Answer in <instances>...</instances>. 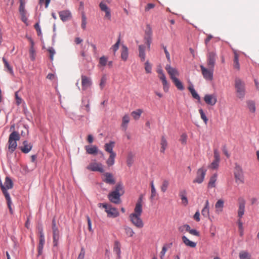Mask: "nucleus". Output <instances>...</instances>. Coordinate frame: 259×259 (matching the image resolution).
<instances>
[{
	"label": "nucleus",
	"mask_w": 259,
	"mask_h": 259,
	"mask_svg": "<svg viewBox=\"0 0 259 259\" xmlns=\"http://www.w3.org/2000/svg\"><path fill=\"white\" fill-rule=\"evenodd\" d=\"M5 186L2 185L1 189H2V190L5 196L6 199L7 200L8 206L9 207L10 212L11 213H13V210H12V208L11 207L12 201H11V200L10 198V195L6 189V187L8 189H11V188H12L13 186V182H12L11 179L10 178H9V177L6 178L5 182Z\"/></svg>",
	"instance_id": "obj_1"
},
{
	"label": "nucleus",
	"mask_w": 259,
	"mask_h": 259,
	"mask_svg": "<svg viewBox=\"0 0 259 259\" xmlns=\"http://www.w3.org/2000/svg\"><path fill=\"white\" fill-rule=\"evenodd\" d=\"M142 210H138L134 209V212L132 213L129 218L132 223L137 228L141 229L144 226V223L141 218Z\"/></svg>",
	"instance_id": "obj_2"
},
{
	"label": "nucleus",
	"mask_w": 259,
	"mask_h": 259,
	"mask_svg": "<svg viewBox=\"0 0 259 259\" xmlns=\"http://www.w3.org/2000/svg\"><path fill=\"white\" fill-rule=\"evenodd\" d=\"M245 201L244 199L239 198L238 199V209L237 211L238 217V224L239 231L241 236L243 235V223L241 222V218L242 217L245 211Z\"/></svg>",
	"instance_id": "obj_3"
},
{
	"label": "nucleus",
	"mask_w": 259,
	"mask_h": 259,
	"mask_svg": "<svg viewBox=\"0 0 259 259\" xmlns=\"http://www.w3.org/2000/svg\"><path fill=\"white\" fill-rule=\"evenodd\" d=\"M20 137L18 132L14 131L12 132L9 136V150L11 153L13 152L17 146V141H19Z\"/></svg>",
	"instance_id": "obj_4"
},
{
	"label": "nucleus",
	"mask_w": 259,
	"mask_h": 259,
	"mask_svg": "<svg viewBox=\"0 0 259 259\" xmlns=\"http://www.w3.org/2000/svg\"><path fill=\"white\" fill-rule=\"evenodd\" d=\"M235 88L236 89L237 97L240 99L244 98L245 94L244 82L240 78H235Z\"/></svg>",
	"instance_id": "obj_5"
},
{
	"label": "nucleus",
	"mask_w": 259,
	"mask_h": 259,
	"mask_svg": "<svg viewBox=\"0 0 259 259\" xmlns=\"http://www.w3.org/2000/svg\"><path fill=\"white\" fill-rule=\"evenodd\" d=\"M39 242L37 245V256H39L42 254L43 252L44 246L45 243V235L44 233V230L42 227L40 225L37 227Z\"/></svg>",
	"instance_id": "obj_6"
},
{
	"label": "nucleus",
	"mask_w": 259,
	"mask_h": 259,
	"mask_svg": "<svg viewBox=\"0 0 259 259\" xmlns=\"http://www.w3.org/2000/svg\"><path fill=\"white\" fill-rule=\"evenodd\" d=\"M234 170V175L236 182L238 184H242L244 183V176L241 167L235 163Z\"/></svg>",
	"instance_id": "obj_7"
},
{
	"label": "nucleus",
	"mask_w": 259,
	"mask_h": 259,
	"mask_svg": "<svg viewBox=\"0 0 259 259\" xmlns=\"http://www.w3.org/2000/svg\"><path fill=\"white\" fill-rule=\"evenodd\" d=\"M200 67L203 77L207 80H212L213 79L214 68L208 67L207 68L202 65H201Z\"/></svg>",
	"instance_id": "obj_8"
},
{
	"label": "nucleus",
	"mask_w": 259,
	"mask_h": 259,
	"mask_svg": "<svg viewBox=\"0 0 259 259\" xmlns=\"http://www.w3.org/2000/svg\"><path fill=\"white\" fill-rule=\"evenodd\" d=\"M217 57V56L215 52L210 51L209 50L207 49L206 62L208 67H214Z\"/></svg>",
	"instance_id": "obj_9"
},
{
	"label": "nucleus",
	"mask_w": 259,
	"mask_h": 259,
	"mask_svg": "<svg viewBox=\"0 0 259 259\" xmlns=\"http://www.w3.org/2000/svg\"><path fill=\"white\" fill-rule=\"evenodd\" d=\"M52 231H53V245L57 246L58 244V242L60 238V232L58 227L56 226V221L53 219L52 221Z\"/></svg>",
	"instance_id": "obj_10"
},
{
	"label": "nucleus",
	"mask_w": 259,
	"mask_h": 259,
	"mask_svg": "<svg viewBox=\"0 0 259 259\" xmlns=\"http://www.w3.org/2000/svg\"><path fill=\"white\" fill-rule=\"evenodd\" d=\"M87 168L92 171L104 172V168L101 163L97 162L95 160L91 162L87 167Z\"/></svg>",
	"instance_id": "obj_11"
},
{
	"label": "nucleus",
	"mask_w": 259,
	"mask_h": 259,
	"mask_svg": "<svg viewBox=\"0 0 259 259\" xmlns=\"http://www.w3.org/2000/svg\"><path fill=\"white\" fill-rule=\"evenodd\" d=\"M206 172V169L204 167L199 168L197 171L196 177L193 181V183H202L204 181Z\"/></svg>",
	"instance_id": "obj_12"
},
{
	"label": "nucleus",
	"mask_w": 259,
	"mask_h": 259,
	"mask_svg": "<svg viewBox=\"0 0 259 259\" xmlns=\"http://www.w3.org/2000/svg\"><path fill=\"white\" fill-rule=\"evenodd\" d=\"M106 207L105 211L107 213V217L109 218H115L119 215V211L117 209L112 206L110 204L104 205Z\"/></svg>",
	"instance_id": "obj_13"
},
{
	"label": "nucleus",
	"mask_w": 259,
	"mask_h": 259,
	"mask_svg": "<svg viewBox=\"0 0 259 259\" xmlns=\"http://www.w3.org/2000/svg\"><path fill=\"white\" fill-rule=\"evenodd\" d=\"M159 74L158 77L162 81L163 89L165 92H167L169 89V83H168L166 77L162 70H158L157 71Z\"/></svg>",
	"instance_id": "obj_14"
},
{
	"label": "nucleus",
	"mask_w": 259,
	"mask_h": 259,
	"mask_svg": "<svg viewBox=\"0 0 259 259\" xmlns=\"http://www.w3.org/2000/svg\"><path fill=\"white\" fill-rule=\"evenodd\" d=\"M81 78L82 90L85 91L92 85V79L90 77L83 75H81Z\"/></svg>",
	"instance_id": "obj_15"
},
{
	"label": "nucleus",
	"mask_w": 259,
	"mask_h": 259,
	"mask_svg": "<svg viewBox=\"0 0 259 259\" xmlns=\"http://www.w3.org/2000/svg\"><path fill=\"white\" fill-rule=\"evenodd\" d=\"M165 69L170 76V78L171 80L177 78V77L179 75V72L178 70L176 68L171 67L170 65H166L165 66Z\"/></svg>",
	"instance_id": "obj_16"
},
{
	"label": "nucleus",
	"mask_w": 259,
	"mask_h": 259,
	"mask_svg": "<svg viewBox=\"0 0 259 259\" xmlns=\"http://www.w3.org/2000/svg\"><path fill=\"white\" fill-rule=\"evenodd\" d=\"M220 154L217 149L214 150V160L209 165V167L211 169H217L219 166L220 162Z\"/></svg>",
	"instance_id": "obj_17"
},
{
	"label": "nucleus",
	"mask_w": 259,
	"mask_h": 259,
	"mask_svg": "<svg viewBox=\"0 0 259 259\" xmlns=\"http://www.w3.org/2000/svg\"><path fill=\"white\" fill-rule=\"evenodd\" d=\"M121 196L120 194L112 191L108 194V198L111 202L115 204H119L121 202Z\"/></svg>",
	"instance_id": "obj_18"
},
{
	"label": "nucleus",
	"mask_w": 259,
	"mask_h": 259,
	"mask_svg": "<svg viewBox=\"0 0 259 259\" xmlns=\"http://www.w3.org/2000/svg\"><path fill=\"white\" fill-rule=\"evenodd\" d=\"M204 100L207 104L213 106L217 103V99L215 95L207 94L205 95L204 97Z\"/></svg>",
	"instance_id": "obj_19"
},
{
	"label": "nucleus",
	"mask_w": 259,
	"mask_h": 259,
	"mask_svg": "<svg viewBox=\"0 0 259 259\" xmlns=\"http://www.w3.org/2000/svg\"><path fill=\"white\" fill-rule=\"evenodd\" d=\"M102 180L106 183L110 185H114L115 183V180L113 175L110 172H105L103 174Z\"/></svg>",
	"instance_id": "obj_20"
},
{
	"label": "nucleus",
	"mask_w": 259,
	"mask_h": 259,
	"mask_svg": "<svg viewBox=\"0 0 259 259\" xmlns=\"http://www.w3.org/2000/svg\"><path fill=\"white\" fill-rule=\"evenodd\" d=\"M60 19L63 21H67L70 20L72 18V15L69 10H64L59 12Z\"/></svg>",
	"instance_id": "obj_21"
},
{
	"label": "nucleus",
	"mask_w": 259,
	"mask_h": 259,
	"mask_svg": "<svg viewBox=\"0 0 259 259\" xmlns=\"http://www.w3.org/2000/svg\"><path fill=\"white\" fill-rule=\"evenodd\" d=\"M23 146L20 147V148L22 152L24 153H28L32 148V144L27 141H24L23 142Z\"/></svg>",
	"instance_id": "obj_22"
},
{
	"label": "nucleus",
	"mask_w": 259,
	"mask_h": 259,
	"mask_svg": "<svg viewBox=\"0 0 259 259\" xmlns=\"http://www.w3.org/2000/svg\"><path fill=\"white\" fill-rule=\"evenodd\" d=\"M224 206V201L223 199H219L215 204V213L219 214L223 210Z\"/></svg>",
	"instance_id": "obj_23"
},
{
	"label": "nucleus",
	"mask_w": 259,
	"mask_h": 259,
	"mask_svg": "<svg viewBox=\"0 0 259 259\" xmlns=\"http://www.w3.org/2000/svg\"><path fill=\"white\" fill-rule=\"evenodd\" d=\"M130 120V116L127 114L123 116L122 119V123L121 124V128L122 130L125 131L127 128V125Z\"/></svg>",
	"instance_id": "obj_24"
},
{
	"label": "nucleus",
	"mask_w": 259,
	"mask_h": 259,
	"mask_svg": "<svg viewBox=\"0 0 259 259\" xmlns=\"http://www.w3.org/2000/svg\"><path fill=\"white\" fill-rule=\"evenodd\" d=\"M234 57L233 60V68L237 71L240 70V64L239 63V54L235 51L234 53Z\"/></svg>",
	"instance_id": "obj_25"
},
{
	"label": "nucleus",
	"mask_w": 259,
	"mask_h": 259,
	"mask_svg": "<svg viewBox=\"0 0 259 259\" xmlns=\"http://www.w3.org/2000/svg\"><path fill=\"white\" fill-rule=\"evenodd\" d=\"M187 192L185 190H181L179 192V196L181 198V199L182 200V203L184 205L186 206L187 205L188 203V201L187 198Z\"/></svg>",
	"instance_id": "obj_26"
},
{
	"label": "nucleus",
	"mask_w": 259,
	"mask_h": 259,
	"mask_svg": "<svg viewBox=\"0 0 259 259\" xmlns=\"http://www.w3.org/2000/svg\"><path fill=\"white\" fill-rule=\"evenodd\" d=\"M115 142L114 141H110L109 143H106L104 147L105 150L109 153L110 154L115 153L113 151V149L114 147Z\"/></svg>",
	"instance_id": "obj_27"
},
{
	"label": "nucleus",
	"mask_w": 259,
	"mask_h": 259,
	"mask_svg": "<svg viewBox=\"0 0 259 259\" xmlns=\"http://www.w3.org/2000/svg\"><path fill=\"white\" fill-rule=\"evenodd\" d=\"M85 149L87 152L90 154H96L98 153V148L96 146H85Z\"/></svg>",
	"instance_id": "obj_28"
},
{
	"label": "nucleus",
	"mask_w": 259,
	"mask_h": 259,
	"mask_svg": "<svg viewBox=\"0 0 259 259\" xmlns=\"http://www.w3.org/2000/svg\"><path fill=\"white\" fill-rule=\"evenodd\" d=\"M112 191L122 196L124 193L123 184L121 183H117L114 188V190Z\"/></svg>",
	"instance_id": "obj_29"
},
{
	"label": "nucleus",
	"mask_w": 259,
	"mask_h": 259,
	"mask_svg": "<svg viewBox=\"0 0 259 259\" xmlns=\"http://www.w3.org/2000/svg\"><path fill=\"white\" fill-rule=\"evenodd\" d=\"M182 241L187 246L191 247L192 248L195 247L196 246V243L193 241H190L187 237L185 236H183L182 237Z\"/></svg>",
	"instance_id": "obj_30"
},
{
	"label": "nucleus",
	"mask_w": 259,
	"mask_h": 259,
	"mask_svg": "<svg viewBox=\"0 0 259 259\" xmlns=\"http://www.w3.org/2000/svg\"><path fill=\"white\" fill-rule=\"evenodd\" d=\"M128 49L125 46L123 45L122 46L121 49V58L123 61H126L128 58Z\"/></svg>",
	"instance_id": "obj_31"
},
{
	"label": "nucleus",
	"mask_w": 259,
	"mask_h": 259,
	"mask_svg": "<svg viewBox=\"0 0 259 259\" xmlns=\"http://www.w3.org/2000/svg\"><path fill=\"white\" fill-rule=\"evenodd\" d=\"M160 146V152L164 153L167 147V142L164 136H162L161 138Z\"/></svg>",
	"instance_id": "obj_32"
},
{
	"label": "nucleus",
	"mask_w": 259,
	"mask_h": 259,
	"mask_svg": "<svg viewBox=\"0 0 259 259\" xmlns=\"http://www.w3.org/2000/svg\"><path fill=\"white\" fill-rule=\"evenodd\" d=\"M217 180V174H213L210 178L208 184V188H212L215 186V182Z\"/></svg>",
	"instance_id": "obj_33"
},
{
	"label": "nucleus",
	"mask_w": 259,
	"mask_h": 259,
	"mask_svg": "<svg viewBox=\"0 0 259 259\" xmlns=\"http://www.w3.org/2000/svg\"><path fill=\"white\" fill-rule=\"evenodd\" d=\"M29 40L31 44V47L29 49L30 58L32 60H34L35 59V50L34 49V43L31 38H29Z\"/></svg>",
	"instance_id": "obj_34"
},
{
	"label": "nucleus",
	"mask_w": 259,
	"mask_h": 259,
	"mask_svg": "<svg viewBox=\"0 0 259 259\" xmlns=\"http://www.w3.org/2000/svg\"><path fill=\"white\" fill-rule=\"evenodd\" d=\"M143 112V111L142 109H138L132 112L131 115L135 120H138Z\"/></svg>",
	"instance_id": "obj_35"
},
{
	"label": "nucleus",
	"mask_w": 259,
	"mask_h": 259,
	"mask_svg": "<svg viewBox=\"0 0 259 259\" xmlns=\"http://www.w3.org/2000/svg\"><path fill=\"white\" fill-rule=\"evenodd\" d=\"M145 47L143 45H140L139 46V57L142 61H144L145 59Z\"/></svg>",
	"instance_id": "obj_36"
},
{
	"label": "nucleus",
	"mask_w": 259,
	"mask_h": 259,
	"mask_svg": "<svg viewBox=\"0 0 259 259\" xmlns=\"http://www.w3.org/2000/svg\"><path fill=\"white\" fill-rule=\"evenodd\" d=\"M116 155V153L110 154V156L106 161V163L108 166H111L114 164Z\"/></svg>",
	"instance_id": "obj_37"
},
{
	"label": "nucleus",
	"mask_w": 259,
	"mask_h": 259,
	"mask_svg": "<svg viewBox=\"0 0 259 259\" xmlns=\"http://www.w3.org/2000/svg\"><path fill=\"white\" fill-rule=\"evenodd\" d=\"M172 81L178 90L182 91L184 89L182 82L178 78H174Z\"/></svg>",
	"instance_id": "obj_38"
},
{
	"label": "nucleus",
	"mask_w": 259,
	"mask_h": 259,
	"mask_svg": "<svg viewBox=\"0 0 259 259\" xmlns=\"http://www.w3.org/2000/svg\"><path fill=\"white\" fill-rule=\"evenodd\" d=\"M152 29L149 25H147L146 29L145 31L144 38H147L148 39H149V38H152Z\"/></svg>",
	"instance_id": "obj_39"
},
{
	"label": "nucleus",
	"mask_w": 259,
	"mask_h": 259,
	"mask_svg": "<svg viewBox=\"0 0 259 259\" xmlns=\"http://www.w3.org/2000/svg\"><path fill=\"white\" fill-rule=\"evenodd\" d=\"M188 90L190 92L191 94H192V97L194 98H195L199 101L200 100V96L196 93V91L194 90V89L192 85L189 86L188 87Z\"/></svg>",
	"instance_id": "obj_40"
},
{
	"label": "nucleus",
	"mask_w": 259,
	"mask_h": 259,
	"mask_svg": "<svg viewBox=\"0 0 259 259\" xmlns=\"http://www.w3.org/2000/svg\"><path fill=\"white\" fill-rule=\"evenodd\" d=\"M143 198V195H141L137 201V202L136 203L135 209H136L138 210H142Z\"/></svg>",
	"instance_id": "obj_41"
},
{
	"label": "nucleus",
	"mask_w": 259,
	"mask_h": 259,
	"mask_svg": "<svg viewBox=\"0 0 259 259\" xmlns=\"http://www.w3.org/2000/svg\"><path fill=\"white\" fill-rule=\"evenodd\" d=\"M150 186L151 188V195L150 197V199L151 200H153L154 199V197L156 196L157 193L156 190L154 185L153 181H151L150 183Z\"/></svg>",
	"instance_id": "obj_42"
},
{
	"label": "nucleus",
	"mask_w": 259,
	"mask_h": 259,
	"mask_svg": "<svg viewBox=\"0 0 259 259\" xmlns=\"http://www.w3.org/2000/svg\"><path fill=\"white\" fill-rule=\"evenodd\" d=\"M239 257L240 259H250V255L246 251H241L239 253Z\"/></svg>",
	"instance_id": "obj_43"
},
{
	"label": "nucleus",
	"mask_w": 259,
	"mask_h": 259,
	"mask_svg": "<svg viewBox=\"0 0 259 259\" xmlns=\"http://www.w3.org/2000/svg\"><path fill=\"white\" fill-rule=\"evenodd\" d=\"M134 156L132 153H129L128 154L126 160V163L128 166L130 167L134 162Z\"/></svg>",
	"instance_id": "obj_44"
},
{
	"label": "nucleus",
	"mask_w": 259,
	"mask_h": 259,
	"mask_svg": "<svg viewBox=\"0 0 259 259\" xmlns=\"http://www.w3.org/2000/svg\"><path fill=\"white\" fill-rule=\"evenodd\" d=\"M3 61L4 63L5 68L7 69L8 71L11 74H13V70L12 67L10 65L7 60L5 58H3Z\"/></svg>",
	"instance_id": "obj_45"
},
{
	"label": "nucleus",
	"mask_w": 259,
	"mask_h": 259,
	"mask_svg": "<svg viewBox=\"0 0 259 259\" xmlns=\"http://www.w3.org/2000/svg\"><path fill=\"white\" fill-rule=\"evenodd\" d=\"M107 57L103 56L99 59V66H105L107 63Z\"/></svg>",
	"instance_id": "obj_46"
},
{
	"label": "nucleus",
	"mask_w": 259,
	"mask_h": 259,
	"mask_svg": "<svg viewBox=\"0 0 259 259\" xmlns=\"http://www.w3.org/2000/svg\"><path fill=\"white\" fill-rule=\"evenodd\" d=\"M15 98L16 100V104L17 106H19L23 102V99L19 95V91L15 92Z\"/></svg>",
	"instance_id": "obj_47"
},
{
	"label": "nucleus",
	"mask_w": 259,
	"mask_h": 259,
	"mask_svg": "<svg viewBox=\"0 0 259 259\" xmlns=\"http://www.w3.org/2000/svg\"><path fill=\"white\" fill-rule=\"evenodd\" d=\"M171 245V243L169 245L165 244L162 247V250L160 253V257L161 259H162L163 258V257L164 256L165 252H166V251L167 250V247L169 248L170 247Z\"/></svg>",
	"instance_id": "obj_48"
},
{
	"label": "nucleus",
	"mask_w": 259,
	"mask_h": 259,
	"mask_svg": "<svg viewBox=\"0 0 259 259\" xmlns=\"http://www.w3.org/2000/svg\"><path fill=\"white\" fill-rule=\"evenodd\" d=\"M124 230L126 235H127L128 237H132L135 234L133 229L128 226H125L124 227Z\"/></svg>",
	"instance_id": "obj_49"
},
{
	"label": "nucleus",
	"mask_w": 259,
	"mask_h": 259,
	"mask_svg": "<svg viewBox=\"0 0 259 259\" xmlns=\"http://www.w3.org/2000/svg\"><path fill=\"white\" fill-rule=\"evenodd\" d=\"M168 185L169 182L166 180H164L160 187L161 191L162 192H165L167 190Z\"/></svg>",
	"instance_id": "obj_50"
},
{
	"label": "nucleus",
	"mask_w": 259,
	"mask_h": 259,
	"mask_svg": "<svg viewBox=\"0 0 259 259\" xmlns=\"http://www.w3.org/2000/svg\"><path fill=\"white\" fill-rule=\"evenodd\" d=\"M87 25V18L84 13L81 15V27L83 29H85Z\"/></svg>",
	"instance_id": "obj_51"
},
{
	"label": "nucleus",
	"mask_w": 259,
	"mask_h": 259,
	"mask_svg": "<svg viewBox=\"0 0 259 259\" xmlns=\"http://www.w3.org/2000/svg\"><path fill=\"white\" fill-rule=\"evenodd\" d=\"M201 213L202 215L204 216L205 218L210 219L209 208H208L207 207H203L201 211Z\"/></svg>",
	"instance_id": "obj_52"
},
{
	"label": "nucleus",
	"mask_w": 259,
	"mask_h": 259,
	"mask_svg": "<svg viewBox=\"0 0 259 259\" xmlns=\"http://www.w3.org/2000/svg\"><path fill=\"white\" fill-rule=\"evenodd\" d=\"M199 112L200 114L201 119L203 120V121L204 122V123L205 124H207V121H208V119H207L206 116L205 115V113H204L203 110L202 109H200L199 110Z\"/></svg>",
	"instance_id": "obj_53"
},
{
	"label": "nucleus",
	"mask_w": 259,
	"mask_h": 259,
	"mask_svg": "<svg viewBox=\"0 0 259 259\" xmlns=\"http://www.w3.org/2000/svg\"><path fill=\"white\" fill-rule=\"evenodd\" d=\"M114 251L118 255H119L120 253V248L119 244L118 242H116L114 244V248H113Z\"/></svg>",
	"instance_id": "obj_54"
},
{
	"label": "nucleus",
	"mask_w": 259,
	"mask_h": 259,
	"mask_svg": "<svg viewBox=\"0 0 259 259\" xmlns=\"http://www.w3.org/2000/svg\"><path fill=\"white\" fill-rule=\"evenodd\" d=\"M187 135L186 134L184 133L181 136V138L180 139V141L181 143L185 145L187 143Z\"/></svg>",
	"instance_id": "obj_55"
},
{
	"label": "nucleus",
	"mask_w": 259,
	"mask_h": 259,
	"mask_svg": "<svg viewBox=\"0 0 259 259\" xmlns=\"http://www.w3.org/2000/svg\"><path fill=\"white\" fill-rule=\"evenodd\" d=\"M145 69L146 73H150L151 72L152 66L148 61L145 63Z\"/></svg>",
	"instance_id": "obj_56"
},
{
	"label": "nucleus",
	"mask_w": 259,
	"mask_h": 259,
	"mask_svg": "<svg viewBox=\"0 0 259 259\" xmlns=\"http://www.w3.org/2000/svg\"><path fill=\"white\" fill-rule=\"evenodd\" d=\"M247 104L250 111L254 112L255 110L254 103L252 101H249L248 102Z\"/></svg>",
	"instance_id": "obj_57"
},
{
	"label": "nucleus",
	"mask_w": 259,
	"mask_h": 259,
	"mask_svg": "<svg viewBox=\"0 0 259 259\" xmlns=\"http://www.w3.org/2000/svg\"><path fill=\"white\" fill-rule=\"evenodd\" d=\"M106 77L105 75H103L102 78H101V81H100V87L101 89H103L105 85V84H106Z\"/></svg>",
	"instance_id": "obj_58"
},
{
	"label": "nucleus",
	"mask_w": 259,
	"mask_h": 259,
	"mask_svg": "<svg viewBox=\"0 0 259 259\" xmlns=\"http://www.w3.org/2000/svg\"><path fill=\"white\" fill-rule=\"evenodd\" d=\"M120 39L119 38L117 41L112 47L111 49L113 50L114 53L117 51L119 48Z\"/></svg>",
	"instance_id": "obj_59"
},
{
	"label": "nucleus",
	"mask_w": 259,
	"mask_h": 259,
	"mask_svg": "<svg viewBox=\"0 0 259 259\" xmlns=\"http://www.w3.org/2000/svg\"><path fill=\"white\" fill-rule=\"evenodd\" d=\"M48 51L50 53V59L51 60H53L54 55L55 54V50L53 48L50 47V48H48Z\"/></svg>",
	"instance_id": "obj_60"
},
{
	"label": "nucleus",
	"mask_w": 259,
	"mask_h": 259,
	"mask_svg": "<svg viewBox=\"0 0 259 259\" xmlns=\"http://www.w3.org/2000/svg\"><path fill=\"white\" fill-rule=\"evenodd\" d=\"M99 7H100L101 10L104 12L106 11L107 10L109 9V8L107 7V6L105 3H104L103 2H101L100 4Z\"/></svg>",
	"instance_id": "obj_61"
},
{
	"label": "nucleus",
	"mask_w": 259,
	"mask_h": 259,
	"mask_svg": "<svg viewBox=\"0 0 259 259\" xmlns=\"http://www.w3.org/2000/svg\"><path fill=\"white\" fill-rule=\"evenodd\" d=\"M21 20L25 23L26 25H27V18L26 17V12L21 13Z\"/></svg>",
	"instance_id": "obj_62"
},
{
	"label": "nucleus",
	"mask_w": 259,
	"mask_h": 259,
	"mask_svg": "<svg viewBox=\"0 0 259 259\" xmlns=\"http://www.w3.org/2000/svg\"><path fill=\"white\" fill-rule=\"evenodd\" d=\"M19 9L20 14L26 13V12L25 10V4L20 3Z\"/></svg>",
	"instance_id": "obj_63"
},
{
	"label": "nucleus",
	"mask_w": 259,
	"mask_h": 259,
	"mask_svg": "<svg viewBox=\"0 0 259 259\" xmlns=\"http://www.w3.org/2000/svg\"><path fill=\"white\" fill-rule=\"evenodd\" d=\"M85 255V251L83 248H81L80 252L78 255L77 259H83Z\"/></svg>",
	"instance_id": "obj_64"
}]
</instances>
